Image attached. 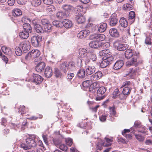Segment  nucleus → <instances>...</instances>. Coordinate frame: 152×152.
I'll return each mask as SVG.
<instances>
[{"label":"nucleus","instance_id":"nucleus-18","mask_svg":"<svg viewBox=\"0 0 152 152\" xmlns=\"http://www.w3.org/2000/svg\"><path fill=\"white\" fill-rule=\"evenodd\" d=\"M45 76L48 78L50 77L53 75V72L51 68L49 66H47L45 71Z\"/></svg>","mask_w":152,"mask_h":152},{"label":"nucleus","instance_id":"nucleus-44","mask_svg":"<svg viewBox=\"0 0 152 152\" xmlns=\"http://www.w3.org/2000/svg\"><path fill=\"white\" fill-rule=\"evenodd\" d=\"M134 135L136 139L140 142L143 141L145 139V137L140 134H134Z\"/></svg>","mask_w":152,"mask_h":152},{"label":"nucleus","instance_id":"nucleus-38","mask_svg":"<svg viewBox=\"0 0 152 152\" xmlns=\"http://www.w3.org/2000/svg\"><path fill=\"white\" fill-rule=\"evenodd\" d=\"M135 18V12L132 11H131L129 13L128 19L129 20H132V21L134 22Z\"/></svg>","mask_w":152,"mask_h":152},{"label":"nucleus","instance_id":"nucleus-5","mask_svg":"<svg viewBox=\"0 0 152 152\" xmlns=\"http://www.w3.org/2000/svg\"><path fill=\"white\" fill-rule=\"evenodd\" d=\"M115 46L119 51L125 50L128 48V45L127 44L118 42L115 43Z\"/></svg>","mask_w":152,"mask_h":152},{"label":"nucleus","instance_id":"nucleus-30","mask_svg":"<svg viewBox=\"0 0 152 152\" xmlns=\"http://www.w3.org/2000/svg\"><path fill=\"white\" fill-rule=\"evenodd\" d=\"M120 23L122 27H126L128 25V22L125 18H122L120 20Z\"/></svg>","mask_w":152,"mask_h":152},{"label":"nucleus","instance_id":"nucleus-61","mask_svg":"<svg viewBox=\"0 0 152 152\" xmlns=\"http://www.w3.org/2000/svg\"><path fill=\"white\" fill-rule=\"evenodd\" d=\"M141 124V123L139 121H136L134 123V126L135 127H140Z\"/></svg>","mask_w":152,"mask_h":152},{"label":"nucleus","instance_id":"nucleus-13","mask_svg":"<svg viewBox=\"0 0 152 152\" xmlns=\"http://www.w3.org/2000/svg\"><path fill=\"white\" fill-rule=\"evenodd\" d=\"M90 32L88 30H82L77 34V37L81 39L84 38L89 35Z\"/></svg>","mask_w":152,"mask_h":152},{"label":"nucleus","instance_id":"nucleus-26","mask_svg":"<svg viewBox=\"0 0 152 152\" xmlns=\"http://www.w3.org/2000/svg\"><path fill=\"white\" fill-rule=\"evenodd\" d=\"M110 52L108 49H105L100 51L99 53V55L101 57L105 56L107 55H110Z\"/></svg>","mask_w":152,"mask_h":152},{"label":"nucleus","instance_id":"nucleus-1","mask_svg":"<svg viewBox=\"0 0 152 152\" xmlns=\"http://www.w3.org/2000/svg\"><path fill=\"white\" fill-rule=\"evenodd\" d=\"M92 39L96 40L90 42L89 44L90 47L96 48L99 47H104L101 41H103L105 38V35L103 34H94L91 36Z\"/></svg>","mask_w":152,"mask_h":152},{"label":"nucleus","instance_id":"nucleus-19","mask_svg":"<svg viewBox=\"0 0 152 152\" xmlns=\"http://www.w3.org/2000/svg\"><path fill=\"white\" fill-rule=\"evenodd\" d=\"M75 18L78 23H83L85 21V18L82 15L81 13H80L78 15H76Z\"/></svg>","mask_w":152,"mask_h":152},{"label":"nucleus","instance_id":"nucleus-43","mask_svg":"<svg viewBox=\"0 0 152 152\" xmlns=\"http://www.w3.org/2000/svg\"><path fill=\"white\" fill-rule=\"evenodd\" d=\"M63 9L66 12H69L72 9V7L69 5L65 4L62 6Z\"/></svg>","mask_w":152,"mask_h":152},{"label":"nucleus","instance_id":"nucleus-49","mask_svg":"<svg viewBox=\"0 0 152 152\" xmlns=\"http://www.w3.org/2000/svg\"><path fill=\"white\" fill-rule=\"evenodd\" d=\"M53 25L57 27L61 28L62 27V23L58 21H54L53 22Z\"/></svg>","mask_w":152,"mask_h":152},{"label":"nucleus","instance_id":"nucleus-24","mask_svg":"<svg viewBox=\"0 0 152 152\" xmlns=\"http://www.w3.org/2000/svg\"><path fill=\"white\" fill-rule=\"evenodd\" d=\"M1 50L2 51L6 54L9 55H11L12 54V51L9 48L6 47L5 46H3L1 48Z\"/></svg>","mask_w":152,"mask_h":152},{"label":"nucleus","instance_id":"nucleus-25","mask_svg":"<svg viewBox=\"0 0 152 152\" xmlns=\"http://www.w3.org/2000/svg\"><path fill=\"white\" fill-rule=\"evenodd\" d=\"M95 68L94 66H88L86 69V72L87 74L91 75L94 72Z\"/></svg>","mask_w":152,"mask_h":152},{"label":"nucleus","instance_id":"nucleus-63","mask_svg":"<svg viewBox=\"0 0 152 152\" xmlns=\"http://www.w3.org/2000/svg\"><path fill=\"white\" fill-rule=\"evenodd\" d=\"M139 69L137 68H136L133 69H130V72L134 73H138L139 72Z\"/></svg>","mask_w":152,"mask_h":152},{"label":"nucleus","instance_id":"nucleus-10","mask_svg":"<svg viewBox=\"0 0 152 152\" xmlns=\"http://www.w3.org/2000/svg\"><path fill=\"white\" fill-rule=\"evenodd\" d=\"M79 54L80 57L82 58L88 57L90 54L89 52H88L87 50L84 48H81L79 49Z\"/></svg>","mask_w":152,"mask_h":152},{"label":"nucleus","instance_id":"nucleus-40","mask_svg":"<svg viewBox=\"0 0 152 152\" xmlns=\"http://www.w3.org/2000/svg\"><path fill=\"white\" fill-rule=\"evenodd\" d=\"M41 3V0H33L31 2V4L33 6L37 7Z\"/></svg>","mask_w":152,"mask_h":152},{"label":"nucleus","instance_id":"nucleus-4","mask_svg":"<svg viewBox=\"0 0 152 152\" xmlns=\"http://www.w3.org/2000/svg\"><path fill=\"white\" fill-rule=\"evenodd\" d=\"M42 40V38L40 36H33L31 37V42L32 45L35 47L39 46L40 42Z\"/></svg>","mask_w":152,"mask_h":152},{"label":"nucleus","instance_id":"nucleus-31","mask_svg":"<svg viewBox=\"0 0 152 152\" xmlns=\"http://www.w3.org/2000/svg\"><path fill=\"white\" fill-rule=\"evenodd\" d=\"M52 25L50 23L44 26L43 32H49L51 30Z\"/></svg>","mask_w":152,"mask_h":152},{"label":"nucleus","instance_id":"nucleus-36","mask_svg":"<svg viewBox=\"0 0 152 152\" xmlns=\"http://www.w3.org/2000/svg\"><path fill=\"white\" fill-rule=\"evenodd\" d=\"M12 14L14 16H19L22 15V12L20 10L16 9L13 11Z\"/></svg>","mask_w":152,"mask_h":152},{"label":"nucleus","instance_id":"nucleus-8","mask_svg":"<svg viewBox=\"0 0 152 152\" xmlns=\"http://www.w3.org/2000/svg\"><path fill=\"white\" fill-rule=\"evenodd\" d=\"M109 23L111 26H114L117 24L118 19L115 14H113L110 17Z\"/></svg>","mask_w":152,"mask_h":152},{"label":"nucleus","instance_id":"nucleus-12","mask_svg":"<svg viewBox=\"0 0 152 152\" xmlns=\"http://www.w3.org/2000/svg\"><path fill=\"white\" fill-rule=\"evenodd\" d=\"M107 118H108V119L112 121L113 120V118H112L111 116V114L108 112L105 113L104 114L99 117V119L102 121H104Z\"/></svg>","mask_w":152,"mask_h":152},{"label":"nucleus","instance_id":"nucleus-35","mask_svg":"<svg viewBox=\"0 0 152 152\" xmlns=\"http://www.w3.org/2000/svg\"><path fill=\"white\" fill-rule=\"evenodd\" d=\"M92 83V81L91 80H87L84 81L82 83L83 87L86 88H88L90 87Z\"/></svg>","mask_w":152,"mask_h":152},{"label":"nucleus","instance_id":"nucleus-37","mask_svg":"<svg viewBox=\"0 0 152 152\" xmlns=\"http://www.w3.org/2000/svg\"><path fill=\"white\" fill-rule=\"evenodd\" d=\"M66 15L65 13L61 12H59L56 14V16L57 18L59 19H61L63 18H64Z\"/></svg>","mask_w":152,"mask_h":152},{"label":"nucleus","instance_id":"nucleus-42","mask_svg":"<svg viewBox=\"0 0 152 152\" xmlns=\"http://www.w3.org/2000/svg\"><path fill=\"white\" fill-rule=\"evenodd\" d=\"M54 74L57 78L60 77L62 75V73L58 69L55 68L54 69Z\"/></svg>","mask_w":152,"mask_h":152},{"label":"nucleus","instance_id":"nucleus-27","mask_svg":"<svg viewBox=\"0 0 152 152\" xmlns=\"http://www.w3.org/2000/svg\"><path fill=\"white\" fill-rule=\"evenodd\" d=\"M68 70L74 71L75 70V63L73 61H71L67 63Z\"/></svg>","mask_w":152,"mask_h":152},{"label":"nucleus","instance_id":"nucleus-6","mask_svg":"<svg viewBox=\"0 0 152 152\" xmlns=\"http://www.w3.org/2000/svg\"><path fill=\"white\" fill-rule=\"evenodd\" d=\"M32 77V81L35 83L36 84L41 83L42 81V77L39 75L33 74Z\"/></svg>","mask_w":152,"mask_h":152},{"label":"nucleus","instance_id":"nucleus-34","mask_svg":"<svg viewBox=\"0 0 152 152\" xmlns=\"http://www.w3.org/2000/svg\"><path fill=\"white\" fill-rule=\"evenodd\" d=\"M131 91V90L128 87H124L123 91V94L124 96L128 95H129Z\"/></svg>","mask_w":152,"mask_h":152},{"label":"nucleus","instance_id":"nucleus-52","mask_svg":"<svg viewBox=\"0 0 152 152\" xmlns=\"http://www.w3.org/2000/svg\"><path fill=\"white\" fill-rule=\"evenodd\" d=\"M120 92L118 88H117L115 89L113 92V95L114 98L117 97L120 95Z\"/></svg>","mask_w":152,"mask_h":152},{"label":"nucleus","instance_id":"nucleus-45","mask_svg":"<svg viewBox=\"0 0 152 152\" xmlns=\"http://www.w3.org/2000/svg\"><path fill=\"white\" fill-rule=\"evenodd\" d=\"M47 11L49 12L50 14L53 12L55 11L56 9L55 7L53 5H50L47 8Z\"/></svg>","mask_w":152,"mask_h":152},{"label":"nucleus","instance_id":"nucleus-64","mask_svg":"<svg viewBox=\"0 0 152 152\" xmlns=\"http://www.w3.org/2000/svg\"><path fill=\"white\" fill-rule=\"evenodd\" d=\"M145 144L148 145H152V141L151 140L148 139L146 140L145 142Z\"/></svg>","mask_w":152,"mask_h":152},{"label":"nucleus","instance_id":"nucleus-20","mask_svg":"<svg viewBox=\"0 0 152 152\" xmlns=\"http://www.w3.org/2000/svg\"><path fill=\"white\" fill-rule=\"evenodd\" d=\"M63 25L65 28H69L72 27V22L68 19L64 20L62 22Z\"/></svg>","mask_w":152,"mask_h":152},{"label":"nucleus","instance_id":"nucleus-9","mask_svg":"<svg viewBox=\"0 0 152 152\" xmlns=\"http://www.w3.org/2000/svg\"><path fill=\"white\" fill-rule=\"evenodd\" d=\"M26 143L28 145L30 148L31 147H35L36 146L37 143L34 139L33 136L28 137L26 140Z\"/></svg>","mask_w":152,"mask_h":152},{"label":"nucleus","instance_id":"nucleus-15","mask_svg":"<svg viewBox=\"0 0 152 152\" xmlns=\"http://www.w3.org/2000/svg\"><path fill=\"white\" fill-rule=\"evenodd\" d=\"M102 73L101 71H98L91 76V80H98L102 77Z\"/></svg>","mask_w":152,"mask_h":152},{"label":"nucleus","instance_id":"nucleus-16","mask_svg":"<svg viewBox=\"0 0 152 152\" xmlns=\"http://www.w3.org/2000/svg\"><path fill=\"white\" fill-rule=\"evenodd\" d=\"M109 33L111 36L115 38H118L119 37V34L117 29L113 28L110 29L109 31Z\"/></svg>","mask_w":152,"mask_h":152},{"label":"nucleus","instance_id":"nucleus-32","mask_svg":"<svg viewBox=\"0 0 152 152\" xmlns=\"http://www.w3.org/2000/svg\"><path fill=\"white\" fill-rule=\"evenodd\" d=\"M75 10L76 14L79 15L80 13L83 12V8L82 5H79L75 7Z\"/></svg>","mask_w":152,"mask_h":152},{"label":"nucleus","instance_id":"nucleus-29","mask_svg":"<svg viewBox=\"0 0 152 152\" xmlns=\"http://www.w3.org/2000/svg\"><path fill=\"white\" fill-rule=\"evenodd\" d=\"M125 55L127 59L130 58L133 55L132 50L130 49H127L125 52Z\"/></svg>","mask_w":152,"mask_h":152},{"label":"nucleus","instance_id":"nucleus-7","mask_svg":"<svg viewBox=\"0 0 152 152\" xmlns=\"http://www.w3.org/2000/svg\"><path fill=\"white\" fill-rule=\"evenodd\" d=\"M40 52L37 49L33 50L31 52L29 53L26 56V57L27 56L32 58H35L38 57L40 55Z\"/></svg>","mask_w":152,"mask_h":152},{"label":"nucleus","instance_id":"nucleus-3","mask_svg":"<svg viewBox=\"0 0 152 152\" xmlns=\"http://www.w3.org/2000/svg\"><path fill=\"white\" fill-rule=\"evenodd\" d=\"M19 46L22 48L23 52L26 53L30 48V44L28 41H24L20 43Z\"/></svg>","mask_w":152,"mask_h":152},{"label":"nucleus","instance_id":"nucleus-58","mask_svg":"<svg viewBox=\"0 0 152 152\" xmlns=\"http://www.w3.org/2000/svg\"><path fill=\"white\" fill-rule=\"evenodd\" d=\"M41 22L43 26L46 25L50 23L48 20L45 19H42L41 20Z\"/></svg>","mask_w":152,"mask_h":152},{"label":"nucleus","instance_id":"nucleus-14","mask_svg":"<svg viewBox=\"0 0 152 152\" xmlns=\"http://www.w3.org/2000/svg\"><path fill=\"white\" fill-rule=\"evenodd\" d=\"M45 66V64L44 62H40L37 64L36 66L35 69L37 72H40L44 70Z\"/></svg>","mask_w":152,"mask_h":152},{"label":"nucleus","instance_id":"nucleus-22","mask_svg":"<svg viewBox=\"0 0 152 152\" xmlns=\"http://www.w3.org/2000/svg\"><path fill=\"white\" fill-rule=\"evenodd\" d=\"M107 27V24L105 23H101L100 26H98V30L100 32H103L106 30Z\"/></svg>","mask_w":152,"mask_h":152},{"label":"nucleus","instance_id":"nucleus-55","mask_svg":"<svg viewBox=\"0 0 152 152\" xmlns=\"http://www.w3.org/2000/svg\"><path fill=\"white\" fill-rule=\"evenodd\" d=\"M66 143L68 146H70L73 143L72 140L71 138H68L66 140Z\"/></svg>","mask_w":152,"mask_h":152},{"label":"nucleus","instance_id":"nucleus-2","mask_svg":"<svg viewBox=\"0 0 152 152\" xmlns=\"http://www.w3.org/2000/svg\"><path fill=\"white\" fill-rule=\"evenodd\" d=\"M22 21L24 23L23 25V28L24 31H26L29 33H31L32 30L31 27L29 23H26V22H27L28 21H30V19L27 18L23 17L22 19Z\"/></svg>","mask_w":152,"mask_h":152},{"label":"nucleus","instance_id":"nucleus-50","mask_svg":"<svg viewBox=\"0 0 152 152\" xmlns=\"http://www.w3.org/2000/svg\"><path fill=\"white\" fill-rule=\"evenodd\" d=\"M89 55H88V57L92 61H94L96 60V54L93 53H91L90 52Z\"/></svg>","mask_w":152,"mask_h":152},{"label":"nucleus","instance_id":"nucleus-53","mask_svg":"<svg viewBox=\"0 0 152 152\" xmlns=\"http://www.w3.org/2000/svg\"><path fill=\"white\" fill-rule=\"evenodd\" d=\"M20 146L21 148H22L24 150H26L29 149H30V147H29L28 145L26 143H22L20 145Z\"/></svg>","mask_w":152,"mask_h":152},{"label":"nucleus","instance_id":"nucleus-33","mask_svg":"<svg viewBox=\"0 0 152 152\" xmlns=\"http://www.w3.org/2000/svg\"><path fill=\"white\" fill-rule=\"evenodd\" d=\"M77 75L79 77L83 78L85 76V71L84 69H80L77 73Z\"/></svg>","mask_w":152,"mask_h":152},{"label":"nucleus","instance_id":"nucleus-28","mask_svg":"<svg viewBox=\"0 0 152 152\" xmlns=\"http://www.w3.org/2000/svg\"><path fill=\"white\" fill-rule=\"evenodd\" d=\"M67 63L66 62H64L60 65L59 67L61 69L64 71V72H66L68 70Z\"/></svg>","mask_w":152,"mask_h":152},{"label":"nucleus","instance_id":"nucleus-51","mask_svg":"<svg viewBox=\"0 0 152 152\" xmlns=\"http://www.w3.org/2000/svg\"><path fill=\"white\" fill-rule=\"evenodd\" d=\"M58 148L62 151H67L68 148L66 146L65 144L61 143Z\"/></svg>","mask_w":152,"mask_h":152},{"label":"nucleus","instance_id":"nucleus-21","mask_svg":"<svg viewBox=\"0 0 152 152\" xmlns=\"http://www.w3.org/2000/svg\"><path fill=\"white\" fill-rule=\"evenodd\" d=\"M138 63L137 61V59L136 58H133L132 59L128 61L126 63V64L127 66H130L132 65H134L137 66L138 65Z\"/></svg>","mask_w":152,"mask_h":152},{"label":"nucleus","instance_id":"nucleus-41","mask_svg":"<svg viewBox=\"0 0 152 152\" xmlns=\"http://www.w3.org/2000/svg\"><path fill=\"white\" fill-rule=\"evenodd\" d=\"M133 6L132 4H125L123 5V9L125 10H129L132 9Z\"/></svg>","mask_w":152,"mask_h":152},{"label":"nucleus","instance_id":"nucleus-54","mask_svg":"<svg viewBox=\"0 0 152 152\" xmlns=\"http://www.w3.org/2000/svg\"><path fill=\"white\" fill-rule=\"evenodd\" d=\"M53 144L58 148L61 143V141L58 139H53Z\"/></svg>","mask_w":152,"mask_h":152},{"label":"nucleus","instance_id":"nucleus-11","mask_svg":"<svg viewBox=\"0 0 152 152\" xmlns=\"http://www.w3.org/2000/svg\"><path fill=\"white\" fill-rule=\"evenodd\" d=\"M32 23L34 25V28L37 32L38 33H43V30L42 28L40 25L38 23L36 20H33Z\"/></svg>","mask_w":152,"mask_h":152},{"label":"nucleus","instance_id":"nucleus-62","mask_svg":"<svg viewBox=\"0 0 152 152\" xmlns=\"http://www.w3.org/2000/svg\"><path fill=\"white\" fill-rule=\"evenodd\" d=\"M44 4H50L53 3V0H43Z\"/></svg>","mask_w":152,"mask_h":152},{"label":"nucleus","instance_id":"nucleus-17","mask_svg":"<svg viewBox=\"0 0 152 152\" xmlns=\"http://www.w3.org/2000/svg\"><path fill=\"white\" fill-rule=\"evenodd\" d=\"M124 62L122 60L117 61L114 64L113 68L114 69L118 70L120 69L124 65Z\"/></svg>","mask_w":152,"mask_h":152},{"label":"nucleus","instance_id":"nucleus-60","mask_svg":"<svg viewBox=\"0 0 152 152\" xmlns=\"http://www.w3.org/2000/svg\"><path fill=\"white\" fill-rule=\"evenodd\" d=\"M145 43L147 45H150L151 44V38L148 37H146L145 41Z\"/></svg>","mask_w":152,"mask_h":152},{"label":"nucleus","instance_id":"nucleus-39","mask_svg":"<svg viewBox=\"0 0 152 152\" xmlns=\"http://www.w3.org/2000/svg\"><path fill=\"white\" fill-rule=\"evenodd\" d=\"M106 91V89L104 87H101L99 88L97 91L98 94L102 95L104 94Z\"/></svg>","mask_w":152,"mask_h":152},{"label":"nucleus","instance_id":"nucleus-56","mask_svg":"<svg viewBox=\"0 0 152 152\" xmlns=\"http://www.w3.org/2000/svg\"><path fill=\"white\" fill-rule=\"evenodd\" d=\"M147 131L146 128L145 126H141L140 129H139V131L140 132L145 134V133Z\"/></svg>","mask_w":152,"mask_h":152},{"label":"nucleus","instance_id":"nucleus-57","mask_svg":"<svg viewBox=\"0 0 152 152\" xmlns=\"http://www.w3.org/2000/svg\"><path fill=\"white\" fill-rule=\"evenodd\" d=\"M110 113H109L110 114L111 116V114L115 115L116 114V112L115 109V107H111L110 108Z\"/></svg>","mask_w":152,"mask_h":152},{"label":"nucleus","instance_id":"nucleus-48","mask_svg":"<svg viewBox=\"0 0 152 152\" xmlns=\"http://www.w3.org/2000/svg\"><path fill=\"white\" fill-rule=\"evenodd\" d=\"M105 140L107 142L106 144L104 143L103 145L105 147H107L110 146L111 145V143L110 142H112V140L109 138H105Z\"/></svg>","mask_w":152,"mask_h":152},{"label":"nucleus","instance_id":"nucleus-59","mask_svg":"<svg viewBox=\"0 0 152 152\" xmlns=\"http://www.w3.org/2000/svg\"><path fill=\"white\" fill-rule=\"evenodd\" d=\"M98 87V84L96 82H94L92 83L90 87L93 89H95Z\"/></svg>","mask_w":152,"mask_h":152},{"label":"nucleus","instance_id":"nucleus-23","mask_svg":"<svg viewBox=\"0 0 152 152\" xmlns=\"http://www.w3.org/2000/svg\"><path fill=\"white\" fill-rule=\"evenodd\" d=\"M29 33L26 31H23L19 33V35L20 37L23 39L27 38L29 37Z\"/></svg>","mask_w":152,"mask_h":152},{"label":"nucleus","instance_id":"nucleus-47","mask_svg":"<svg viewBox=\"0 0 152 152\" xmlns=\"http://www.w3.org/2000/svg\"><path fill=\"white\" fill-rule=\"evenodd\" d=\"M103 58H105L107 61L111 64L113 60V57L111 55H107L103 57Z\"/></svg>","mask_w":152,"mask_h":152},{"label":"nucleus","instance_id":"nucleus-46","mask_svg":"<svg viewBox=\"0 0 152 152\" xmlns=\"http://www.w3.org/2000/svg\"><path fill=\"white\" fill-rule=\"evenodd\" d=\"M18 47H16L15 49V52L17 55L20 56L22 54V51L21 49Z\"/></svg>","mask_w":152,"mask_h":152}]
</instances>
